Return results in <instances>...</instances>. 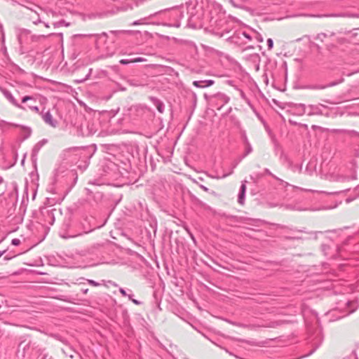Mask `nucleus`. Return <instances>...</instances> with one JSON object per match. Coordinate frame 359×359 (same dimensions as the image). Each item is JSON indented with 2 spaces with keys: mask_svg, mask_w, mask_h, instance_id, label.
I'll return each instance as SVG.
<instances>
[{
  "mask_svg": "<svg viewBox=\"0 0 359 359\" xmlns=\"http://www.w3.org/2000/svg\"><path fill=\"white\" fill-rule=\"evenodd\" d=\"M40 355L47 356L45 348L40 346L29 336L20 338L16 351L17 359H34L39 358Z\"/></svg>",
  "mask_w": 359,
  "mask_h": 359,
  "instance_id": "obj_1",
  "label": "nucleus"
},
{
  "mask_svg": "<svg viewBox=\"0 0 359 359\" xmlns=\"http://www.w3.org/2000/svg\"><path fill=\"white\" fill-rule=\"evenodd\" d=\"M50 34L48 35H30V31L27 29L20 30L18 34V40L19 43L22 46L24 43H26L27 38L30 37L32 41H38L41 39H46L48 36L53 35Z\"/></svg>",
  "mask_w": 359,
  "mask_h": 359,
  "instance_id": "obj_2",
  "label": "nucleus"
},
{
  "mask_svg": "<svg viewBox=\"0 0 359 359\" xmlns=\"http://www.w3.org/2000/svg\"><path fill=\"white\" fill-rule=\"evenodd\" d=\"M168 14L169 18L175 20L173 22L168 24V25L175 27H180L181 25L180 20L184 17L183 12L178 9H174L169 11Z\"/></svg>",
  "mask_w": 359,
  "mask_h": 359,
  "instance_id": "obj_3",
  "label": "nucleus"
},
{
  "mask_svg": "<svg viewBox=\"0 0 359 359\" xmlns=\"http://www.w3.org/2000/svg\"><path fill=\"white\" fill-rule=\"evenodd\" d=\"M0 91L3 93V95H4V97L12 104H13L15 107L19 108V109H23V110H25L26 108L23 106H22L20 104H19V102L17 101V100L13 97V95H12V93L8 90L6 88H4L2 87H0Z\"/></svg>",
  "mask_w": 359,
  "mask_h": 359,
  "instance_id": "obj_4",
  "label": "nucleus"
},
{
  "mask_svg": "<svg viewBox=\"0 0 359 359\" xmlns=\"http://www.w3.org/2000/svg\"><path fill=\"white\" fill-rule=\"evenodd\" d=\"M344 81V79L343 77H341L339 80L330 82L325 85H321V84L310 85L307 87V88L310 89V90H323L327 88L333 87L338 84H340V83H343Z\"/></svg>",
  "mask_w": 359,
  "mask_h": 359,
  "instance_id": "obj_5",
  "label": "nucleus"
},
{
  "mask_svg": "<svg viewBox=\"0 0 359 359\" xmlns=\"http://www.w3.org/2000/svg\"><path fill=\"white\" fill-rule=\"evenodd\" d=\"M279 325H280V323L278 322H271L270 323L266 324V325L241 324L240 327H244V328H248L250 330H255L258 327H276L278 326Z\"/></svg>",
  "mask_w": 359,
  "mask_h": 359,
  "instance_id": "obj_6",
  "label": "nucleus"
},
{
  "mask_svg": "<svg viewBox=\"0 0 359 359\" xmlns=\"http://www.w3.org/2000/svg\"><path fill=\"white\" fill-rule=\"evenodd\" d=\"M41 117H42L43 120L44 121V122L48 124L49 126H50L53 128L57 126V122L56 120H55L53 118V116L51 115L50 111H42Z\"/></svg>",
  "mask_w": 359,
  "mask_h": 359,
  "instance_id": "obj_7",
  "label": "nucleus"
},
{
  "mask_svg": "<svg viewBox=\"0 0 359 359\" xmlns=\"http://www.w3.org/2000/svg\"><path fill=\"white\" fill-rule=\"evenodd\" d=\"M147 76H145L144 79H128L127 81V83L130 85L131 86H134V87H143V86H145L148 84L147 83Z\"/></svg>",
  "mask_w": 359,
  "mask_h": 359,
  "instance_id": "obj_8",
  "label": "nucleus"
},
{
  "mask_svg": "<svg viewBox=\"0 0 359 359\" xmlns=\"http://www.w3.org/2000/svg\"><path fill=\"white\" fill-rule=\"evenodd\" d=\"M294 114L298 116H302L304 114H307L306 110V106L304 104H294L292 107Z\"/></svg>",
  "mask_w": 359,
  "mask_h": 359,
  "instance_id": "obj_9",
  "label": "nucleus"
},
{
  "mask_svg": "<svg viewBox=\"0 0 359 359\" xmlns=\"http://www.w3.org/2000/svg\"><path fill=\"white\" fill-rule=\"evenodd\" d=\"M245 191H246V186H245V184L244 182H243L241 186L240 192H239L238 196V202L241 205L244 204Z\"/></svg>",
  "mask_w": 359,
  "mask_h": 359,
  "instance_id": "obj_10",
  "label": "nucleus"
},
{
  "mask_svg": "<svg viewBox=\"0 0 359 359\" xmlns=\"http://www.w3.org/2000/svg\"><path fill=\"white\" fill-rule=\"evenodd\" d=\"M158 13H156L154 14H151L148 17H145V18H141L140 20H135L134 22H133L131 23V25L132 26H136V25H147V24H149V22H147V20L149 19H150L151 17L156 15Z\"/></svg>",
  "mask_w": 359,
  "mask_h": 359,
  "instance_id": "obj_11",
  "label": "nucleus"
},
{
  "mask_svg": "<svg viewBox=\"0 0 359 359\" xmlns=\"http://www.w3.org/2000/svg\"><path fill=\"white\" fill-rule=\"evenodd\" d=\"M233 173V170H230L228 173H224L222 175H219L218 174H210L208 172H205L206 175L212 179H216V180H220L226 177L227 176L231 175Z\"/></svg>",
  "mask_w": 359,
  "mask_h": 359,
  "instance_id": "obj_12",
  "label": "nucleus"
},
{
  "mask_svg": "<svg viewBox=\"0 0 359 359\" xmlns=\"http://www.w3.org/2000/svg\"><path fill=\"white\" fill-rule=\"evenodd\" d=\"M344 305L346 306V307L347 308V311H344V314H343L341 317H344V316H348V315L352 313L355 309V308L351 307L352 305V302H351L349 301H345L344 303Z\"/></svg>",
  "mask_w": 359,
  "mask_h": 359,
  "instance_id": "obj_13",
  "label": "nucleus"
},
{
  "mask_svg": "<svg viewBox=\"0 0 359 359\" xmlns=\"http://www.w3.org/2000/svg\"><path fill=\"white\" fill-rule=\"evenodd\" d=\"M152 100L157 110L160 113H163L164 111V104L161 100L156 98H153Z\"/></svg>",
  "mask_w": 359,
  "mask_h": 359,
  "instance_id": "obj_14",
  "label": "nucleus"
},
{
  "mask_svg": "<svg viewBox=\"0 0 359 359\" xmlns=\"http://www.w3.org/2000/svg\"><path fill=\"white\" fill-rule=\"evenodd\" d=\"M309 111H307L308 116H312L314 114H321L320 109L317 106L310 105L309 107Z\"/></svg>",
  "mask_w": 359,
  "mask_h": 359,
  "instance_id": "obj_15",
  "label": "nucleus"
},
{
  "mask_svg": "<svg viewBox=\"0 0 359 359\" xmlns=\"http://www.w3.org/2000/svg\"><path fill=\"white\" fill-rule=\"evenodd\" d=\"M252 151V147L250 143V142H247V144L245 145V153L243 155L242 158H245L248 154H250Z\"/></svg>",
  "mask_w": 359,
  "mask_h": 359,
  "instance_id": "obj_16",
  "label": "nucleus"
},
{
  "mask_svg": "<svg viewBox=\"0 0 359 359\" xmlns=\"http://www.w3.org/2000/svg\"><path fill=\"white\" fill-rule=\"evenodd\" d=\"M8 126H18V125L16 124H13V123H8L4 120H1L0 119V128H6V127H8Z\"/></svg>",
  "mask_w": 359,
  "mask_h": 359,
  "instance_id": "obj_17",
  "label": "nucleus"
},
{
  "mask_svg": "<svg viewBox=\"0 0 359 359\" xmlns=\"http://www.w3.org/2000/svg\"><path fill=\"white\" fill-rule=\"evenodd\" d=\"M216 96L224 104L229 101V97L223 93H218Z\"/></svg>",
  "mask_w": 359,
  "mask_h": 359,
  "instance_id": "obj_18",
  "label": "nucleus"
},
{
  "mask_svg": "<svg viewBox=\"0 0 359 359\" xmlns=\"http://www.w3.org/2000/svg\"><path fill=\"white\" fill-rule=\"evenodd\" d=\"M295 231H298V232H303V233H308V234H311V235H313V238L314 239H317V234L318 233H321L322 232L321 231H315V232H308L306 231L304 229H299V230H294Z\"/></svg>",
  "mask_w": 359,
  "mask_h": 359,
  "instance_id": "obj_19",
  "label": "nucleus"
},
{
  "mask_svg": "<svg viewBox=\"0 0 359 359\" xmlns=\"http://www.w3.org/2000/svg\"><path fill=\"white\" fill-rule=\"evenodd\" d=\"M70 23L69 22H66L64 20H61L57 22H55L53 23V26L55 27H60V26H66V27H68L69 26Z\"/></svg>",
  "mask_w": 359,
  "mask_h": 359,
  "instance_id": "obj_20",
  "label": "nucleus"
},
{
  "mask_svg": "<svg viewBox=\"0 0 359 359\" xmlns=\"http://www.w3.org/2000/svg\"><path fill=\"white\" fill-rule=\"evenodd\" d=\"M79 280H86L89 285L94 286V287H97L100 285L99 283H97L93 280H90V279H86L84 278H80Z\"/></svg>",
  "mask_w": 359,
  "mask_h": 359,
  "instance_id": "obj_21",
  "label": "nucleus"
},
{
  "mask_svg": "<svg viewBox=\"0 0 359 359\" xmlns=\"http://www.w3.org/2000/svg\"><path fill=\"white\" fill-rule=\"evenodd\" d=\"M193 84L197 88H205V83L204 81H195L193 82Z\"/></svg>",
  "mask_w": 359,
  "mask_h": 359,
  "instance_id": "obj_22",
  "label": "nucleus"
},
{
  "mask_svg": "<svg viewBox=\"0 0 359 359\" xmlns=\"http://www.w3.org/2000/svg\"><path fill=\"white\" fill-rule=\"evenodd\" d=\"M127 32L129 33V32H130V31H126V30H111V31H110V33L115 34L116 36L121 34L127 33Z\"/></svg>",
  "mask_w": 359,
  "mask_h": 359,
  "instance_id": "obj_23",
  "label": "nucleus"
},
{
  "mask_svg": "<svg viewBox=\"0 0 359 359\" xmlns=\"http://www.w3.org/2000/svg\"><path fill=\"white\" fill-rule=\"evenodd\" d=\"M238 341L245 343V344H250V345H252V346H257L258 345V344L254 341H250V340H246V339H239Z\"/></svg>",
  "mask_w": 359,
  "mask_h": 359,
  "instance_id": "obj_24",
  "label": "nucleus"
},
{
  "mask_svg": "<svg viewBox=\"0 0 359 359\" xmlns=\"http://www.w3.org/2000/svg\"><path fill=\"white\" fill-rule=\"evenodd\" d=\"M131 61H132V63L142 62H146L147 59L144 57H135L134 60H131Z\"/></svg>",
  "mask_w": 359,
  "mask_h": 359,
  "instance_id": "obj_25",
  "label": "nucleus"
},
{
  "mask_svg": "<svg viewBox=\"0 0 359 359\" xmlns=\"http://www.w3.org/2000/svg\"><path fill=\"white\" fill-rule=\"evenodd\" d=\"M264 172L269 175H271V177H273L275 180H280V178H278V177H276V175H274L268 168H265L264 169Z\"/></svg>",
  "mask_w": 359,
  "mask_h": 359,
  "instance_id": "obj_26",
  "label": "nucleus"
},
{
  "mask_svg": "<svg viewBox=\"0 0 359 359\" xmlns=\"http://www.w3.org/2000/svg\"><path fill=\"white\" fill-rule=\"evenodd\" d=\"M41 148V146L39 145V143H38L37 144H36L32 150V156L34 155H36L38 151H39Z\"/></svg>",
  "mask_w": 359,
  "mask_h": 359,
  "instance_id": "obj_27",
  "label": "nucleus"
},
{
  "mask_svg": "<svg viewBox=\"0 0 359 359\" xmlns=\"http://www.w3.org/2000/svg\"><path fill=\"white\" fill-rule=\"evenodd\" d=\"M35 14L37 15V18H34V17H31V19H32V20H33V21H32V22H33V23H34V25H37V24H39V23H41V20L40 18L39 17V15H38V14H36V13H35Z\"/></svg>",
  "mask_w": 359,
  "mask_h": 359,
  "instance_id": "obj_28",
  "label": "nucleus"
},
{
  "mask_svg": "<svg viewBox=\"0 0 359 359\" xmlns=\"http://www.w3.org/2000/svg\"><path fill=\"white\" fill-rule=\"evenodd\" d=\"M280 159L283 161H288V157L284 153L283 151H281V154H280Z\"/></svg>",
  "mask_w": 359,
  "mask_h": 359,
  "instance_id": "obj_29",
  "label": "nucleus"
},
{
  "mask_svg": "<svg viewBox=\"0 0 359 359\" xmlns=\"http://www.w3.org/2000/svg\"><path fill=\"white\" fill-rule=\"evenodd\" d=\"M326 36H327L326 34H325V33H320V34H317V36H316V39H319L321 41H323V39L325 38Z\"/></svg>",
  "mask_w": 359,
  "mask_h": 359,
  "instance_id": "obj_30",
  "label": "nucleus"
},
{
  "mask_svg": "<svg viewBox=\"0 0 359 359\" xmlns=\"http://www.w3.org/2000/svg\"><path fill=\"white\" fill-rule=\"evenodd\" d=\"M266 43L269 50L272 49L273 46V41L272 39H268Z\"/></svg>",
  "mask_w": 359,
  "mask_h": 359,
  "instance_id": "obj_31",
  "label": "nucleus"
},
{
  "mask_svg": "<svg viewBox=\"0 0 359 359\" xmlns=\"http://www.w3.org/2000/svg\"><path fill=\"white\" fill-rule=\"evenodd\" d=\"M119 62L121 65H128V64L132 63V61H131V60H129V59H122L119 61Z\"/></svg>",
  "mask_w": 359,
  "mask_h": 359,
  "instance_id": "obj_32",
  "label": "nucleus"
},
{
  "mask_svg": "<svg viewBox=\"0 0 359 359\" xmlns=\"http://www.w3.org/2000/svg\"><path fill=\"white\" fill-rule=\"evenodd\" d=\"M29 100H34L33 97H32V96H28V95L25 96V97L22 99V103H25V102H27V101H29Z\"/></svg>",
  "mask_w": 359,
  "mask_h": 359,
  "instance_id": "obj_33",
  "label": "nucleus"
},
{
  "mask_svg": "<svg viewBox=\"0 0 359 359\" xmlns=\"http://www.w3.org/2000/svg\"><path fill=\"white\" fill-rule=\"evenodd\" d=\"M27 107H28L29 109H31V110H32V111H36V112H37V113H39V107H36V106L27 105Z\"/></svg>",
  "mask_w": 359,
  "mask_h": 359,
  "instance_id": "obj_34",
  "label": "nucleus"
},
{
  "mask_svg": "<svg viewBox=\"0 0 359 359\" xmlns=\"http://www.w3.org/2000/svg\"><path fill=\"white\" fill-rule=\"evenodd\" d=\"M204 82L205 83V87L210 86L215 83L213 80H204Z\"/></svg>",
  "mask_w": 359,
  "mask_h": 359,
  "instance_id": "obj_35",
  "label": "nucleus"
},
{
  "mask_svg": "<svg viewBox=\"0 0 359 359\" xmlns=\"http://www.w3.org/2000/svg\"><path fill=\"white\" fill-rule=\"evenodd\" d=\"M11 243L12 245H19L20 244V240L18 239V238H13L12 241H11Z\"/></svg>",
  "mask_w": 359,
  "mask_h": 359,
  "instance_id": "obj_36",
  "label": "nucleus"
},
{
  "mask_svg": "<svg viewBox=\"0 0 359 359\" xmlns=\"http://www.w3.org/2000/svg\"><path fill=\"white\" fill-rule=\"evenodd\" d=\"M243 158H242V156L236 161L233 162V164H232V168L230 170H233L238 165V164L239 163V162L243 159Z\"/></svg>",
  "mask_w": 359,
  "mask_h": 359,
  "instance_id": "obj_37",
  "label": "nucleus"
},
{
  "mask_svg": "<svg viewBox=\"0 0 359 359\" xmlns=\"http://www.w3.org/2000/svg\"><path fill=\"white\" fill-rule=\"evenodd\" d=\"M262 177V174H256L255 175V177H254L253 176H251V179L254 181V182H256L257 180H258L259 178Z\"/></svg>",
  "mask_w": 359,
  "mask_h": 359,
  "instance_id": "obj_38",
  "label": "nucleus"
},
{
  "mask_svg": "<svg viewBox=\"0 0 359 359\" xmlns=\"http://www.w3.org/2000/svg\"><path fill=\"white\" fill-rule=\"evenodd\" d=\"M280 184L284 186L285 187H289V186H291L288 182H286L285 181H283V180L280 179V180H278Z\"/></svg>",
  "mask_w": 359,
  "mask_h": 359,
  "instance_id": "obj_39",
  "label": "nucleus"
},
{
  "mask_svg": "<svg viewBox=\"0 0 359 359\" xmlns=\"http://www.w3.org/2000/svg\"><path fill=\"white\" fill-rule=\"evenodd\" d=\"M119 292L124 297H126L128 295V294L126 293V290L123 288H122V287L119 288Z\"/></svg>",
  "mask_w": 359,
  "mask_h": 359,
  "instance_id": "obj_40",
  "label": "nucleus"
},
{
  "mask_svg": "<svg viewBox=\"0 0 359 359\" xmlns=\"http://www.w3.org/2000/svg\"><path fill=\"white\" fill-rule=\"evenodd\" d=\"M243 35L245 38H246L248 40H251V36H250V34H248V33L246 32H243Z\"/></svg>",
  "mask_w": 359,
  "mask_h": 359,
  "instance_id": "obj_41",
  "label": "nucleus"
},
{
  "mask_svg": "<svg viewBox=\"0 0 359 359\" xmlns=\"http://www.w3.org/2000/svg\"><path fill=\"white\" fill-rule=\"evenodd\" d=\"M243 142H244L245 146L247 144V142H249L248 139L245 135H243Z\"/></svg>",
  "mask_w": 359,
  "mask_h": 359,
  "instance_id": "obj_42",
  "label": "nucleus"
},
{
  "mask_svg": "<svg viewBox=\"0 0 359 359\" xmlns=\"http://www.w3.org/2000/svg\"><path fill=\"white\" fill-rule=\"evenodd\" d=\"M200 187H201L203 191H206V192H207V191H208V190H209V189H208V188H207L206 187H205L204 185H202V184H201V185H200Z\"/></svg>",
  "mask_w": 359,
  "mask_h": 359,
  "instance_id": "obj_43",
  "label": "nucleus"
},
{
  "mask_svg": "<svg viewBox=\"0 0 359 359\" xmlns=\"http://www.w3.org/2000/svg\"><path fill=\"white\" fill-rule=\"evenodd\" d=\"M41 356V359H53L51 357H48V354L47 353V356L45 357L43 355H40Z\"/></svg>",
  "mask_w": 359,
  "mask_h": 359,
  "instance_id": "obj_44",
  "label": "nucleus"
},
{
  "mask_svg": "<svg viewBox=\"0 0 359 359\" xmlns=\"http://www.w3.org/2000/svg\"><path fill=\"white\" fill-rule=\"evenodd\" d=\"M132 302L135 304L136 305H139L140 304V302L136 299H132Z\"/></svg>",
  "mask_w": 359,
  "mask_h": 359,
  "instance_id": "obj_45",
  "label": "nucleus"
},
{
  "mask_svg": "<svg viewBox=\"0 0 359 359\" xmlns=\"http://www.w3.org/2000/svg\"><path fill=\"white\" fill-rule=\"evenodd\" d=\"M81 292H82L84 294H87V293H88V288H86V289H82V290H81Z\"/></svg>",
  "mask_w": 359,
  "mask_h": 359,
  "instance_id": "obj_46",
  "label": "nucleus"
},
{
  "mask_svg": "<svg viewBox=\"0 0 359 359\" xmlns=\"http://www.w3.org/2000/svg\"><path fill=\"white\" fill-rule=\"evenodd\" d=\"M292 238V239H297V240H299V239H302V237H300V236L292 237V238Z\"/></svg>",
  "mask_w": 359,
  "mask_h": 359,
  "instance_id": "obj_47",
  "label": "nucleus"
},
{
  "mask_svg": "<svg viewBox=\"0 0 359 359\" xmlns=\"http://www.w3.org/2000/svg\"><path fill=\"white\" fill-rule=\"evenodd\" d=\"M101 36H107V33L106 32H103L100 35H99L98 36L100 37Z\"/></svg>",
  "mask_w": 359,
  "mask_h": 359,
  "instance_id": "obj_48",
  "label": "nucleus"
},
{
  "mask_svg": "<svg viewBox=\"0 0 359 359\" xmlns=\"http://www.w3.org/2000/svg\"><path fill=\"white\" fill-rule=\"evenodd\" d=\"M6 252V250L0 251V257Z\"/></svg>",
  "mask_w": 359,
  "mask_h": 359,
  "instance_id": "obj_49",
  "label": "nucleus"
},
{
  "mask_svg": "<svg viewBox=\"0 0 359 359\" xmlns=\"http://www.w3.org/2000/svg\"><path fill=\"white\" fill-rule=\"evenodd\" d=\"M133 294H128V295H127V297H128V298H129L130 300L133 299Z\"/></svg>",
  "mask_w": 359,
  "mask_h": 359,
  "instance_id": "obj_50",
  "label": "nucleus"
},
{
  "mask_svg": "<svg viewBox=\"0 0 359 359\" xmlns=\"http://www.w3.org/2000/svg\"><path fill=\"white\" fill-rule=\"evenodd\" d=\"M223 350H224L227 353H229V351L226 348L221 347Z\"/></svg>",
  "mask_w": 359,
  "mask_h": 359,
  "instance_id": "obj_51",
  "label": "nucleus"
},
{
  "mask_svg": "<svg viewBox=\"0 0 359 359\" xmlns=\"http://www.w3.org/2000/svg\"><path fill=\"white\" fill-rule=\"evenodd\" d=\"M44 25L46 27H49V25L48 23H45Z\"/></svg>",
  "mask_w": 359,
  "mask_h": 359,
  "instance_id": "obj_52",
  "label": "nucleus"
},
{
  "mask_svg": "<svg viewBox=\"0 0 359 359\" xmlns=\"http://www.w3.org/2000/svg\"><path fill=\"white\" fill-rule=\"evenodd\" d=\"M62 300L65 301V302H70V301L67 300V299H61Z\"/></svg>",
  "mask_w": 359,
  "mask_h": 359,
  "instance_id": "obj_53",
  "label": "nucleus"
},
{
  "mask_svg": "<svg viewBox=\"0 0 359 359\" xmlns=\"http://www.w3.org/2000/svg\"><path fill=\"white\" fill-rule=\"evenodd\" d=\"M258 40H259V41H263L262 38H259V39H258Z\"/></svg>",
  "mask_w": 359,
  "mask_h": 359,
  "instance_id": "obj_54",
  "label": "nucleus"
},
{
  "mask_svg": "<svg viewBox=\"0 0 359 359\" xmlns=\"http://www.w3.org/2000/svg\"><path fill=\"white\" fill-rule=\"evenodd\" d=\"M76 236H67V238H69V237H72V238H74Z\"/></svg>",
  "mask_w": 359,
  "mask_h": 359,
  "instance_id": "obj_55",
  "label": "nucleus"
},
{
  "mask_svg": "<svg viewBox=\"0 0 359 359\" xmlns=\"http://www.w3.org/2000/svg\"><path fill=\"white\" fill-rule=\"evenodd\" d=\"M39 145L41 147V145L43 144V142H41H41H39Z\"/></svg>",
  "mask_w": 359,
  "mask_h": 359,
  "instance_id": "obj_56",
  "label": "nucleus"
},
{
  "mask_svg": "<svg viewBox=\"0 0 359 359\" xmlns=\"http://www.w3.org/2000/svg\"><path fill=\"white\" fill-rule=\"evenodd\" d=\"M352 16L353 17H357V18L358 17V15H353Z\"/></svg>",
  "mask_w": 359,
  "mask_h": 359,
  "instance_id": "obj_57",
  "label": "nucleus"
},
{
  "mask_svg": "<svg viewBox=\"0 0 359 359\" xmlns=\"http://www.w3.org/2000/svg\"><path fill=\"white\" fill-rule=\"evenodd\" d=\"M2 182H3V179H2V178H1V179H0V183H1Z\"/></svg>",
  "mask_w": 359,
  "mask_h": 359,
  "instance_id": "obj_58",
  "label": "nucleus"
},
{
  "mask_svg": "<svg viewBox=\"0 0 359 359\" xmlns=\"http://www.w3.org/2000/svg\"><path fill=\"white\" fill-rule=\"evenodd\" d=\"M1 307V305L0 304V308Z\"/></svg>",
  "mask_w": 359,
  "mask_h": 359,
  "instance_id": "obj_59",
  "label": "nucleus"
}]
</instances>
